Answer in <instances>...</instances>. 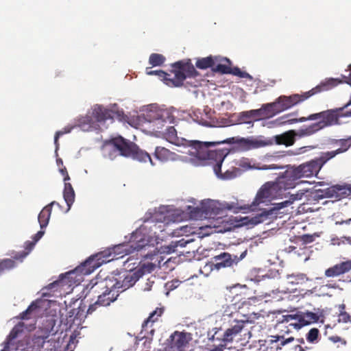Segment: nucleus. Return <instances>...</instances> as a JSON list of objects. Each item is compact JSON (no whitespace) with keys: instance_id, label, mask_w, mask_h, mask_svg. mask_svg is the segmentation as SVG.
Masks as SVG:
<instances>
[{"instance_id":"9b49d317","label":"nucleus","mask_w":351,"mask_h":351,"mask_svg":"<svg viewBox=\"0 0 351 351\" xmlns=\"http://www.w3.org/2000/svg\"><path fill=\"white\" fill-rule=\"evenodd\" d=\"M128 141L121 136L106 141L101 147L103 155L106 158L113 160L119 156L128 155L130 147L128 145Z\"/></svg>"},{"instance_id":"1a4fd4ad","label":"nucleus","mask_w":351,"mask_h":351,"mask_svg":"<svg viewBox=\"0 0 351 351\" xmlns=\"http://www.w3.org/2000/svg\"><path fill=\"white\" fill-rule=\"evenodd\" d=\"M243 329V322H237L234 325L227 330L221 328H215L208 333V340L210 341V346L215 349L221 350L227 343L232 341L234 337Z\"/></svg>"},{"instance_id":"6e6552de","label":"nucleus","mask_w":351,"mask_h":351,"mask_svg":"<svg viewBox=\"0 0 351 351\" xmlns=\"http://www.w3.org/2000/svg\"><path fill=\"white\" fill-rule=\"evenodd\" d=\"M304 193L292 194L289 200H286L274 205L268 209H263L261 213L253 217H245L242 219V224L246 226H256L267 221L276 219L282 213L280 210L293 204L295 200L301 199Z\"/></svg>"},{"instance_id":"e2e57ef3","label":"nucleus","mask_w":351,"mask_h":351,"mask_svg":"<svg viewBox=\"0 0 351 351\" xmlns=\"http://www.w3.org/2000/svg\"><path fill=\"white\" fill-rule=\"evenodd\" d=\"M295 348L298 349V351H306V349H304V347L302 345H298Z\"/></svg>"},{"instance_id":"f257e3e1","label":"nucleus","mask_w":351,"mask_h":351,"mask_svg":"<svg viewBox=\"0 0 351 351\" xmlns=\"http://www.w3.org/2000/svg\"><path fill=\"white\" fill-rule=\"evenodd\" d=\"M159 132L161 131L160 130ZM162 133L168 142L177 146L183 145L184 148L187 149V151L183 152L184 153L188 154L199 160H206L208 164L213 165V170L218 177L228 178L222 176L221 174V165L228 152L225 149H212L211 147H214L216 143L180 139L176 130L173 126L167 127Z\"/></svg>"},{"instance_id":"423d86ee","label":"nucleus","mask_w":351,"mask_h":351,"mask_svg":"<svg viewBox=\"0 0 351 351\" xmlns=\"http://www.w3.org/2000/svg\"><path fill=\"white\" fill-rule=\"evenodd\" d=\"M328 161L324 153L322 152L319 157L301 164L298 167L287 166V169L283 172V174L289 183H290L291 188L293 189L298 184L297 181L300 178L316 176Z\"/></svg>"},{"instance_id":"052dcab7","label":"nucleus","mask_w":351,"mask_h":351,"mask_svg":"<svg viewBox=\"0 0 351 351\" xmlns=\"http://www.w3.org/2000/svg\"><path fill=\"white\" fill-rule=\"evenodd\" d=\"M339 281H342L346 283H351V275H347L343 280L339 279Z\"/></svg>"},{"instance_id":"b1692460","label":"nucleus","mask_w":351,"mask_h":351,"mask_svg":"<svg viewBox=\"0 0 351 351\" xmlns=\"http://www.w3.org/2000/svg\"><path fill=\"white\" fill-rule=\"evenodd\" d=\"M350 270L351 260H348L337 263L326 269L324 271V276L332 278L344 277Z\"/></svg>"},{"instance_id":"f8f14e48","label":"nucleus","mask_w":351,"mask_h":351,"mask_svg":"<svg viewBox=\"0 0 351 351\" xmlns=\"http://www.w3.org/2000/svg\"><path fill=\"white\" fill-rule=\"evenodd\" d=\"M111 255L112 254L109 253L107 256H105L103 253H99L92 256L85 262L77 267L74 270L68 272L66 275L68 276V278H73L71 276L78 273L82 275H88L100 267L104 263L109 262L115 258V256L109 258Z\"/></svg>"},{"instance_id":"49530a36","label":"nucleus","mask_w":351,"mask_h":351,"mask_svg":"<svg viewBox=\"0 0 351 351\" xmlns=\"http://www.w3.org/2000/svg\"><path fill=\"white\" fill-rule=\"evenodd\" d=\"M190 215L191 217L195 219L206 218V215L204 214L203 203H201L200 207L193 208V210H191Z\"/></svg>"},{"instance_id":"5701e85b","label":"nucleus","mask_w":351,"mask_h":351,"mask_svg":"<svg viewBox=\"0 0 351 351\" xmlns=\"http://www.w3.org/2000/svg\"><path fill=\"white\" fill-rule=\"evenodd\" d=\"M329 143L332 146L339 145V147L335 150L323 152L328 161L336 156L346 152L351 147V136L346 138L330 139Z\"/></svg>"},{"instance_id":"a19ab883","label":"nucleus","mask_w":351,"mask_h":351,"mask_svg":"<svg viewBox=\"0 0 351 351\" xmlns=\"http://www.w3.org/2000/svg\"><path fill=\"white\" fill-rule=\"evenodd\" d=\"M15 259L3 258L0 259V276L5 272L16 267Z\"/></svg>"},{"instance_id":"0eeeda50","label":"nucleus","mask_w":351,"mask_h":351,"mask_svg":"<svg viewBox=\"0 0 351 351\" xmlns=\"http://www.w3.org/2000/svg\"><path fill=\"white\" fill-rule=\"evenodd\" d=\"M152 241L153 237L148 234L146 227L141 226L132 233L128 243L115 246L113 252L116 254L123 253L128 255L150 246Z\"/></svg>"},{"instance_id":"9d476101","label":"nucleus","mask_w":351,"mask_h":351,"mask_svg":"<svg viewBox=\"0 0 351 351\" xmlns=\"http://www.w3.org/2000/svg\"><path fill=\"white\" fill-rule=\"evenodd\" d=\"M204 214L206 218H215L219 215H222L224 210H232L235 213L246 209L247 207L241 206L238 202L221 203L219 201L207 199L202 201Z\"/></svg>"},{"instance_id":"7c9ffc66","label":"nucleus","mask_w":351,"mask_h":351,"mask_svg":"<svg viewBox=\"0 0 351 351\" xmlns=\"http://www.w3.org/2000/svg\"><path fill=\"white\" fill-rule=\"evenodd\" d=\"M295 136H297L295 131L289 130L282 134L276 136L275 141L278 145H285L286 146H291L294 144L295 141Z\"/></svg>"},{"instance_id":"4be33fe9","label":"nucleus","mask_w":351,"mask_h":351,"mask_svg":"<svg viewBox=\"0 0 351 351\" xmlns=\"http://www.w3.org/2000/svg\"><path fill=\"white\" fill-rule=\"evenodd\" d=\"M247 254V251L242 252L240 257L232 256L228 252H222L219 255L213 257V268L219 270L221 268L232 267L234 264H237L239 261L243 259Z\"/></svg>"},{"instance_id":"ddd939ff","label":"nucleus","mask_w":351,"mask_h":351,"mask_svg":"<svg viewBox=\"0 0 351 351\" xmlns=\"http://www.w3.org/2000/svg\"><path fill=\"white\" fill-rule=\"evenodd\" d=\"M111 285L110 289H106L101 294L98 295L97 300L93 304H90L87 310V314L93 313L97 306H109L112 302H114L119 295V293L122 292L117 287H119V282L117 279L114 280H110Z\"/></svg>"},{"instance_id":"79ce46f5","label":"nucleus","mask_w":351,"mask_h":351,"mask_svg":"<svg viewBox=\"0 0 351 351\" xmlns=\"http://www.w3.org/2000/svg\"><path fill=\"white\" fill-rule=\"evenodd\" d=\"M83 313L80 312V307L78 308H73L71 309L69 313V315L66 318L67 324H69L70 326L73 324H75L76 320L81 321L82 316Z\"/></svg>"},{"instance_id":"a878e982","label":"nucleus","mask_w":351,"mask_h":351,"mask_svg":"<svg viewBox=\"0 0 351 351\" xmlns=\"http://www.w3.org/2000/svg\"><path fill=\"white\" fill-rule=\"evenodd\" d=\"M163 312V308H156V309L152 312L149 316L143 322L142 324L141 332H145V336L147 334H150L151 335H154L155 329L153 328V325L155 322H158Z\"/></svg>"},{"instance_id":"20e7f679","label":"nucleus","mask_w":351,"mask_h":351,"mask_svg":"<svg viewBox=\"0 0 351 351\" xmlns=\"http://www.w3.org/2000/svg\"><path fill=\"white\" fill-rule=\"evenodd\" d=\"M291 189L290 183L282 173L274 182H267L260 188L251 204L241 205V206L247 207L246 209H242V211L244 213L250 210L253 211L261 204L270 202L272 199L280 197L285 195L287 190Z\"/></svg>"},{"instance_id":"a18cd8bd","label":"nucleus","mask_w":351,"mask_h":351,"mask_svg":"<svg viewBox=\"0 0 351 351\" xmlns=\"http://www.w3.org/2000/svg\"><path fill=\"white\" fill-rule=\"evenodd\" d=\"M165 61V57L160 53H152L149 58V63L152 66H161Z\"/></svg>"},{"instance_id":"dca6fc26","label":"nucleus","mask_w":351,"mask_h":351,"mask_svg":"<svg viewBox=\"0 0 351 351\" xmlns=\"http://www.w3.org/2000/svg\"><path fill=\"white\" fill-rule=\"evenodd\" d=\"M55 320L52 318L47 319L45 326L40 328L32 339V349L35 351L40 350L44 346L45 341L50 335H54L56 332L54 330Z\"/></svg>"},{"instance_id":"4d7b16f0","label":"nucleus","mask_w":351,"mask_h":351,"mask_svg":"<svg viewBox=\"0 0 351 351\" xmlns=\"http://www.w3.org/2000/svg\"><path fill=\"white\" fill-rule=\"evenodd\" d=\"M60 172L64 176V183L70 180V177H69V174H68L67 170H66L65 167H63L62 168H60Z\"/></svg>"},{"instance_id":"bb28decb","label":"nucleus","mask_w":351,"mask_h":351,"mask_svg":"<svg viewBox=\"0 0 351 351\" xmlns=\"http://www.w3.org/2000/svg\"><path fill=\"white\" fill-rule=\"evenodd\" d=\"M128 145L131 149L128 151V155L125 156V157H132L133 159L137 160L142 162H146L149 161L152 165H153L151 156L147 152L139 149V147L135 143L129 141Z\"/></svg>"},{"instance_id":"aec40b11","label":"nucleus","mask_w":351,"mask_h":351,"mask_svg":"<svg viewBox=\"0 0 351 351\" xmlns=\"http://www.w3.org/2000/svg\"><path fill=\"white\" fill-rule=\"evenodd\" d=\"M113 278H102L99 274L90 280L84 289L86 296L89 294H101L106 289H110L111 283L110 280H114Z\"/></svg>"},{"instance_id":"58836bf2","label":"nucleus","mask_w":351,"mask_h":351,"mask_svg":"<svg viewBox=\"0 0 351 351\" xmlns=\"http://www.w3.org/2000/svg\"><path fill=\"white\" fill-rule=\"evenodd\" d=\"M152 260H155V262L143 264L142 269L144 272L151 273L156 267H160L161 261H163L162 256L158 254L154 255Z\"/></svg>"},{"instance_id":"69168bd1","label":"nucleus","mask_w":351,"mask_h":351,"mask_svg":"<svg viewBox=\"0 0 351 351\" xmlns=\"http://www.w3.org/2000/svg\"><path fill=\"white\" fill-rule=\"evenodd\" d=\"M57 164H58V165H63L62 160V159H60V158L58 159V160H57Z\"/></svg>"},{"instance_id":"a211bd4d","label":"nucleus","mask_w":351,"mask_h":351,"mask_svg":"<svg viewBox=\"0 0 351 351\" xmlns=\"http://www.w3.org/2000/svg\"><path fill=\"white\" fill-rule=\"evenodd\" d=\"M91 113L95 123L105 122L108 119H117L121 121L124 117L122 110L109 109L98 104L92 108Z\"/></svg>"},{"instance_id":"e433bc0d","label":"nucleus","mask_w":351,"mask_h":351,"mask_svg":"<svg viewBox=\"0 0 351 351\" xmlns=\"http://www.w3.org/2000/svg\"><path fill=\"white\" fill-rule=\"evenodd\" d=\"M95 124V123L91 112L90 114H87L84 117H81L77 120L78 126L84 130L94 128Z\"/></svg>"},{"instance_id":"ea45409f","label":"nucleus","mask_w":351,"mask_h":351,"mask_svg":"<svg viewBox=\"0 0 351 351\" xmlns=\"http://www.w3.org/2000/svg\"><path fill=\"white\" fill-rule=\"evenodd\" d=\"M308 280L304 274H296L287 276V283L290 285H303Z\"/></svg>"},{"instance_id":"cd10ccee","label":"nucleus","mask_w":351,"mask_h":351,"mask_svg":"<svg viewBox=\"0 0 351 351\" xmlns=\"http://www.w3.org/2000/svg\"><path fill=\"white\" fill-rule=\"evenodd\" d=\"M239 167L243 170H249L252 169L267 170V169H282L284 166L278 165L276 164L264 165L263 166L256 165L255 162L251 159L247 158H242L238 162Z\"/></svg>"},{"instance_id":"de8ad7c7","label":"nucleus","mask_w":351,"mask_h":351,"mask_svg":"<svg viewBox=\"0 0 351 351\" xmlns=\"http://www.w3.org/2000/svg\"><path fill=\"white\" fill-rule=\"evenodd\" d=\"M292 116V114H287L282 117L276 119V122L278 123V125H284V124H292L294 123L298 122V119H291L290 117Z\"/></svg>"},{"instance_id":"c85d7f7f","label":"nucleus","mask_w":351,"mask_h":351,"mask_svg":"<svg viewBox=\"0 0 351 351\" xmlns=\"http://www.w3.org/2000/svg\"><path fill=\"white\" fill-rule=\"evenodd\" d=\"M53 205L59 206V204L56 201H53L50 204L45 206L40 212L38 217V220L40 223L41 229L45 228L47 226L51 214L52 206Z\"/></svg>"},{"instance_id":"f3484780","label":"nucleus","mask_w":351,"mask_h":351,"mask_svg":"<svg viewBox=\"0 0 351 351\" xmlns=\"http://www.w3.org/2000/svg\"><path fill=\"white\" fill-rule=\"evenodd\" d=\"M191 333L175 331L168 339L169 346L171 351H191Z\"/></svg>"},{"instance_id":"c03bdc74","label":"nucleus","mask_w":351,"mask_h":351,"mask_svg":"<svg viewBox=\"0 0 351 351\" xmlns=\"http://www.w3.org/2000/svg\"><path fill=\"white\" fill-rule=\"evenodd\" d=\"M335 224L339 226V232L351 234V218L346 220L337 221Z\"/></svg>"},{"instance_id":"473e14b6","label":"nucleus","mask_w":351,"mask_h":351,"mask_svg":"<svg viewBox=\"0 0 351 351\" xmlns=\"http://www.w3.org/2000/svg\"><path fill=\"white\" fill-rule=\"evenodd\" d=\"M75 191L71 184L69 182H65L63 191V197L67 204L68 210L71 208V205L75 201Z\"/></svg>"},{"instance_id":"f03ea898","label":"nucleus","mask_w":351,"mask_h":351,"mask_svg":"<svg viewBox=\"0 0 351 351\" xmlns=\"http://www.w3.org/2000/svg\"><path fill=\"white\" fill-rule=\"evenodd\" d=\"M342 82L338 78H327L311 90L302 94H293L290 96H280L274 102L265 104L268 118L285 111L309 97L324 91H328Z\"/></svg>"},{"instance_id":"7ed1b4c3","label":"nucleus","mask_w":351,"mask_h":351,"mask_svg":"<svg viewBox=\"0 0 351 351\" xmlns=\"http://www.w3.org/2000/svg\"><path fill=\"white\" fill-rule=\"evenodd\" d=\"M169 73L162 70H151L147 67L145 73L148 75H157L165 84L171 87H179L186 78H194L199 74L195 69L191 60H180L172 65Z\"/></svg>"},{"instance_id":"4c0bfd02","label":"nucleus","mask_w":351,"mask_h":351,"mask_svg":"<svg viewBox=\"0 0 351 351\" xmlns=\"http://www.w3.org/2000/svg\"><path fill=\"white\" fill-rule=\"evenodd\" d=\"M216 61H218L217 57L213 58V56H208L198 59L195 65L198 69H206L208 68L213 67Z\"/></svg>"},{"instance_id":"412c9836","label":"nucleus","mask_w":351,"mask_h":351,"mask_svg":"<svg viewBox=\"0 0 351 351\" xmlns=\"http://www.w3.org/2000/svg\"><path fill=\"white\" fill-rule=\"evenodd\" d=\"M255 308L256 306L252 305L250 300H245L241 302L238 306L237 313V317H241L242 319L240 320H236L235 322H242L243 328L245 323L252 322L255 319H258L260 314L256 312Z\"/></svg>"},{"instance_id":"c756f323","label":"nucleus","mask_w":351,"mask_h":351,"mask_svg":"<svg viewBox=\"0 0 351 351\" xmlns=\"http://www.w3.org/2000/svg\"><path fill=\"white\" fill-rule=\"evenodd\" d=\"M265 106L263 105L262 108L257 110H252L250 111L243 112L241 113V118L245 122H250V119L254 118L255 119L266 118L267 115Z\"/></svg>"},{"instance_id":"338daca9","label":"nucleus","mask_w":351,"mask_h":351,"mask_svg":"<svg viewBox=\"0 0 351 351\" xmlns=\"http://www.w3.org/2000/svg\"><path fill=\"white\" fill-rule=\"evenodd\" d=\"M329 287L336 289L338 287V285H337L336 284H334L332 285H330Z\"/></svg>"},{"instance_id":"bf43d9fd","label":"nucleus","mask_w":351,"mask_h":351,"mask_svg":"<svg viewBox=\"0 0 351 351\" xmlns=\"http://www.w3.org/2000/svg\"><path fill=\"white\" fill-rule=\"evenodd\" d=\"M303 240L304 242L310 243L313 241V237L311 235H304Z\"/></svg>"},{"instance_id":"0e129e2a","label":"nucleus","mask_w":351,"mask_h":351,"mask_svg":"<svg viewBox=\"0 0 351 351\" xmlns=\"http://www.w3.org/2000/svg\"><path fill=\"white\" fill-rule=\"evenodd\" d=\"M297 341H298V343H300V344H303V343H304V339H303V338L298 339H297Z\"/></svg>"},{"instance_id":"2eb2a0df","label":"nucleus","mask_w":351,"mask_h":351,"mask_svg":"<svg viewBox=\"0 0 351 351\" xmlns=\"http://www.w3.org/2000/svg\"><path fill=\"white\" fill-rule=\"evenodd\" d=\"M215 143H216L215 146L211 147L212 149H217V148H215V146L217 145H219L220 143H229L236 144L237 149L244 152L262 147L267 145V143L265 141L257 139L254 137L243 138L239 136L232 137L226 141ZM219 149L221 150V149ZM224 149L228 152V149ZM228 154V153L227 154V155Z\"/></svg>"},{"instance_id":"603ef678","label":"nucleus","mask_w":351,"mask_h":351,"mask_svg":"<svg viewBox=\"0 0 351 351\" xmlns=\"http://www.w3.org/2000/svg\"><path fill=\"white\" fill-rule=\"evenodd\" d=\"M308 324H309L308 322L306 321V319L303 317V316L302 315H298V319H297V321L295 322L291 323L290 326H293L294 328L299 329V328H302V326H306Z\"/></svg>"},{"instance_id":"2f4dec72","label":"nucleus","mask_w":351,"mask_h":351,"mask_svg":"<svg viewBox=\"0 0 351 351\" xmlns=\"http://www.w3.org/2000/svg\"><path fill=\"white\" fill-rule=\"evenodd\" d=\"M155 157L162 162L173 160L176 154L164 147H156L154 152Z\"/></svg>"},{"instance_id":"680f3d73","label":"nucleus","mask_w":351,"mask_h":351,"mask_svg":"<svg viewBox=\"0 0 351 351\" xmlns=\"http://www.w3.org/2000/svg\"><path fill=\"white\" fill-rule=\"evenodd\" d=\"M176 245H171L170 246H168L169 250L168 252H175V247H176Z\"/></svg>"},{"instance_id":"f704fd0d","label":"nucleus","mask_w":351,"mask_h":351,"mask_svg":"<svg viewBox=\"0 0 351 351\" xmlns=\"http://www.w3.org/2000/svg\"><path fill=\"white\" fill-rule=\"evenodd\" d=\"M138 278L139 276L136 273L128 274L127 276H125L122 282L118 281L119 282V287H117V288L120 291H123L133 286L138 280Z\"/></svg>"},{"instance_id":"6e6d98bb","label":"nucleus","mask_w":351,"mask_h":351,"mask_svg":"<svg viewBox=\"0 0 351 351\" xmlns=\"http://www.w3.org/2000/svg\"><path fill=\"white\" fill-rule=\"evenodd\" d=\"M71 132V128H69V129H66L64 128V130H60V131H58L56 132V134H55V136H54V143L56 146V149L58 148V146H59V144H58V138L60 136L64 134H66V133H69Z\"/></svg>"},{"instance_id":"13d9d810","label":"nucleus","mask_w":351,"mask_h":351,"mask_svg":"<svg viewBox=\"0 0 351 351\" xmlns=\"http://www.w3.org/2000/svg\"><path fill=\"white\" fill-rule=\"evenodd\" d=\"M45 232L43 230L38 231L34 236L32 237V239L37 243L43 236Z\"/></svg>"},{"instance_id":"5fc2aeb1","label":"nucleus","mask_w":351,"mask_h":351,"mask_svg":"<svg viewBox=\"0 0 351 351\" xmlns=\"http://www.w3.org/2000/svg\"><path fill=\"white\" fill-rule=\"evenodd\" d=\"M339 322L343 323L351 322V316L346 311H341L339 315Z\"/></svg>"},{"instance_id":"393cba45","label":"nucleus","mask_w":351,"mask_h":351,"mask_svg":"<svg viewBox=\"0 0 351 351\" xmlns=\"http://www.w3.org/2000/svg\"><path fill=\"white\" fill-rule=\"evenodd\" d=\"M324 193L326 197H335L341 199L351 195V184L334 185L326 189Z\"/></svg>"},{"instance_id":"3c124183","label":"nucleus","mask_w":351,"mask_h":351,"mask_svg":"<svg viewBox=\"0 0 351 351\" xmlns=\"http://www.w3.org/2000/svg\"><path fill=\"white\" fill-rule=\"evenodd\" d=\"M231 73L233 75L239 76L242 78H251V76L249 73L241 71L239 67H233L230 69Z\"/></svg>"},{"instance_id":"37998d69","label":"nucleus","mask_w":351,"mask_h":351,"mask_svg":"<svg viewBox=\"0 0 351 351\" xmlns=\"http://www.w3.org/2000/svg\"><path fill=\"white\" fill-rule=\"evenodd\" d=\"M38 308L37 302H32L27 308L19 315L21 319H29L32 317L33 313Z\"/></svg>"},{"instance_id":"c9c22d12","label":"nucleus","mask_w":351,"mask_h":351,"mask_svg":"<svg viewBox=\"0 0 351 351\" xmlns=\"http://www.w3.org/2000/svg\"><path fill=\"white\" fill-rule=\"evenodd\" d=\"M36 242L33 241H27L24 243L25 251L18 252L12 256V258L16 261L22 262L23 259L31 252L36 245Z\"/></svg>"},{"instance_id":"4468645a","label":"nucleus","mask_w":351,"mask_h":351,"mask_svg":"<svg viewBox=\"0 0 351 351\" xmlns=\"http://www.w3.org/2000/svg\"><path fill=\"white\" fill-rule=\"evenodd\" d=\"M24 323L19 322L14 326L4 342V348L2 351H17L25 350L27 340H21L20 337L23 332Z\"/></svg>"},{"instance_id":"8fccbe9b","label":"nucleus","mask_w":351,"mask_h":351,"mask_svg":"<svg viewBox=\"0 0 351 351\" xmlns=\"http://www.w3.org/2000/svg\"><path fill=\"white\" fill-rule=\"evenodd\" d=\"M272 339L271 340L272 342H280V346H285L288 343L292 342L294 340L293 337H289L286 339H284L283 336H272Z\"/></svg>"},{"instance_id":"774afa93","label":"nucleus","mask_w":351,"mask_h":351,"mask_svg":"<svg viewBox=\"0 0 351 351\" xmlns=\"http://www.w3.org/2000/svg\"><path fill=\"white\" fill-rule=\"evenodd\" d=\"M130 260H131L130 257L128 258L127 260L124 261V264H125L126 263L129 262Z\"/></svg>"},{"instance_id":"39448f33","label":"nucleus","mask_w":351,"mask_h":351,"mask_svg":"<svg viewBox=\"0 0 351 351\" xmlns=\"http://www.w3.org/2000/svg\"><path fill=\"white\" fill-rule=\"evenodd\" d=\"M338 117L339 115L337 114V110H324L311 114L308 117H301L298 119V122L319 119V121L309 125L302 127L295 132L296 136L300 138L309 136L326 128L339 125L340 121H338Z\"/></svg>"},{"instance_id":"864d4df0","label":"nucleus","mask_w":351,"mask_h":351,"mask_svg":"<svg viewBox=\"0 0 351 351\" xmlns=\"http://www.w3.org/2000/svg\"><path fill=\"white\" fill-rule=\"evenodd\" d=\"M302 315L306 319V321L308 322L309 324L312 322H316L318 318L315 313H311V312H307L306 313H303Z\"/></svg>"},{"instance_id":"09e8293b","label":"nucleus","mask_w":351,"mask_h":351,"mask_svg":"<svg viewBox=\"0 0 351 351\" xmlns=\"http://www.w3.org/2000/svg\"><path fill=\"white\" fill-rule=\"evenodd\" d=\"M319 331L317 328H311L306 335V339L310 343H315L318 339Z\"/></svg>"},{"instance_id":"6ab92c4d","label":"nucleus","mask_w":351,"mask_h":351,"mask_svg":"<svg viewBox=\"0 0 351 351\" xmlns=\"http://www.w3.org/2000/svg\"><path fill=\"white\" fill-rule=\"evenodd\" d=\"M173 108H158L154 112H151L150 117L153 119L152 123L156 132H160L165 123L174 122Z\"/></svg>"},{"instance_id":"72a5a7b5","label":"nucleus","mask_w":351,"mask_h":351,"mask_svg":"<svg viewBox=\"0 0 351 351\" xmlns=\"http://www.w3.org/2000/svg\"><path fill=\"white\" fill-rule=\"evenodd\" d=\"M218 61H219L220 63L213 68V71L221 74H230L231 73V61L227 58H218Z\"/></svg>"}]
</instances>
